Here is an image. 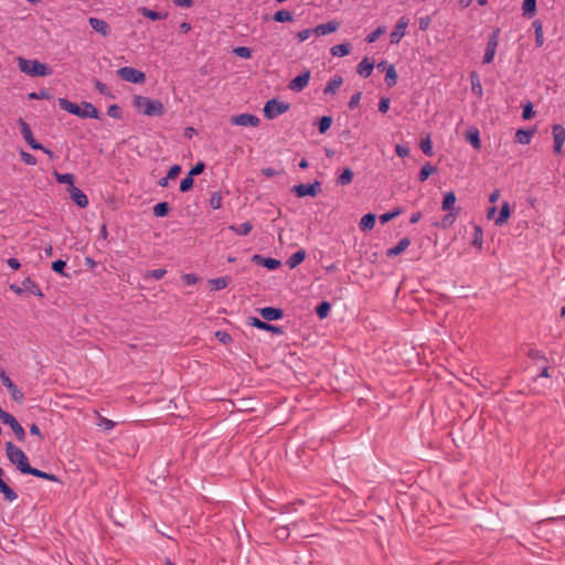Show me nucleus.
<instances>
[{
    "label": "nucleus",
    "instance_id": "nucleus-1",
    "mask_svg": "<svg viewBox=\"0 0 565 565\" xmlns=\"http://www.w3.org/2000/svg\"><path fill=\"white\" fill-rule=\"evenodd\" d=\"M58 105L63 110L72 115H75L79 118H99L98 109L92 103L88 102H82L81 105H77L73 102H70L66 98H60Z\"/></svg>",
    "mask_w": 565,
    "mask_h": 565
},
{
    "label": "nucleus",
    "instance_id": "nucleus-2",
    "mask_svg": "<svg viewBox=\"0 0 565 565\" xmlns=\"http://www.w3.org/2000/svg\"><path fill=\"white\" fill-rule=\"evenodd\" d=\"M4 446L8 460L14 465L21 473L26 475L30 471L31 466L24 451L14 446L12 441H7Z\"/></svg>",
    "mask_w": 565,
    "mask_h": 565
},
{
    "label": "nucleus",
    "instance_id": "nucleus-3",
    "mask_svg": "<svg viewBox=\"0 0 565 565\" xmlns=\"http://www.w3.org/2000/svg\"><path fill=\"white\" fill-rule=\"evenodd\" d=\"M18 66L20 72L35 77V76H49L52 74V70L38 60H28L22 56L17 57Z\"/></svg>",
    "mask_w": 565,
    "mask_h": 565
},
{
    "label": "nucleus",
    "instance_id": "nucleus-4",
    "mask_svg": "<svg viewBox=\"0 0 565 565\" xmlns=\"http://www.w3.org/2000/svg\"><path fill=\"white\" fill-rule=\"evenodd\" d=\"M132 104L146 116H162L164 114V107L160 100L136 95L134 96Z\"/></svg>",
    "mask_w": 565,
    "mask_h": 565
},
{
    "label": "nucleus",
    "instance_id": "nucleus-5",
    "mask_svg": "<svg viewBox=\"0 0 565 565\" xmlns=\"http://www.w3.org/2000/svg\"><path fill=\"white\" fill-rule=\"evenodd\" d=\"M456 201L457 198L454 191L445 193L441 203V210L447 212L441 220V226L444 228L451 226L459 215L460 209L455 206Z\"/></svg>",
    "mask_w": 565,
    "mask_h": 565
},
{
    "label": "nucleus",
    "instance_id": "nucleus-6",
    "mask_svg": "<svg viewBox=\"0 0 565 565\" xmlns=\"http://www.w3.org/2000/svg\"><path fill=\"white\" fill-rule=\"evenodd\" d=\"M18 125L21 129V134L24 138V140L26 141V143L34 150H42L43 152H45L51 159L54 158V153L53 151H51L50 149H46L44 148L40 142H38L34 137H33V134H32V130L29 126V124L22 119V118H19L18 119Z\"/></svg>",
    "mask_w": 565,
    "mask_h": 565
},
{
    "label": "nucleus",
    "instance_id": "nucleus-7",
    "mask_svg": "<svg viewBox=\"0 0 565 565\" xmlns=\"http://www.w3.org/2000/svg\"><path fill=\"white\" fill-rule=\"evenodd\" d=\"M0 420L3 424L10 426V428L12 429L13 434L15 435L17 439L20 443H23L25 440V430L12 414L0 408Z\"/></svg>",
    "mask_w": 565,
    "mask_h": 565
},
{
    "label": "nucleus",
    "instance_id": "nucleus-8",
    "mask_svg": "<svg viewBox=\"0 0 565 565\" xmlns=\"http://www.w3.org/2000/svg\"><path fill=\"white\" fill-rule=\"evenodd\" d=\"M288 109L289 104L273 98L265 104L264 116L270 120L285 114Z\"/></svg>",
    "mask_w": 565,
    "mask_h": 565
},
{
    "label": "nucleus",
    "instance_id": "nucleus-9",
    "mask_svg": "<svg viewBox=\"0 0 565 565\" xmlns=\"http://www.w3.org/2000/svg\"><path fill=\"white\" fill-rule=\"evenodd\" d=\"M117 75L126 82L129 83H136V84H142L146 81V75L143 72L130 67V66H124L117 71Z\"/></svg>",
    "mask_w": 565,
    "mask_h": 565
},
{
    "label": "nucleus",
    "instance_id": "nucleus-10",
    "mask_svg": "<svg viewBox=\"0 0 565 565\" xmlns=\"http://www.w3.org/2000/svg\"><path fill=\"white\" fill-rule=\"evenodd\" d=\"M500 29H495L489 35L488 43L486 46V51L483 54V63L489 64L493 61L495 51L499 44Z\"/></svg>",
    "mask_w": 565,
    "mask_h": 565
},
{
    "label": "nucleus",
    "instance_id": "nucleus-11",
    "mask_svg": "<svg viewBox=\"0 0 565 565\" xmlns=\"http://www.w3.org/2000/svg\"><path fill=\"white\" fill-rule=\"evenodd\" d=\"M292 193H295L298 198L303 196H316L321 191V183L319 181H315L310 184H297L291 189Z\"/></svg>",
    "mask_w": 565,
    "mask_h": 565
},
{
    "label": "nucleus",
    "instance_id": "nucleus-12",
    "mask_svg": "<svg viewBox=\"0 0 565 565\" xmlns=\"http://www.w3.org/2000/svg\"><path fill=\"white\" fill-rule=\"evenodd\" d=\"M0 380L10 392L14 402L22 403L24 401L23 393L18 388V386L11 381L9 375L2 369H0Z\"/></svg>",
    "mask_w": 565,
    "mask_h": 565
},
{
    "label": "nucleus",
    "instance_id": "nucleus-13",
    "mask_svg": "<svg viewBox=\"0 0 565 565\" xmlns=\"http://www.w3.org/2000/svg\"><path fill=\"white\" fill-rule=\"evenodd\" d=\"M552 134L554 139L553 151L555 154H559L562 153V149L565 142V128L562 125L556 124L552 127Z\"/></svg>",
    "mask_w": 565,
    "mask_h": 565
},
{
    "label": "nucleus",
    "instance_id": "nucleus-14",
    "mask_svg": "<svg viewBox=\"0 0 565 565\" xmlns=\"http://www.w3.org/2000/svg\"><path fill=\"white\" fill-rule=\"evenodd\" d=\"M408 23H409V20L406 17L399 18L394 30L392 31V33L390 35V41L392 44H397L401 42V40L405 35L406 28H407Z\"/></svg>",
    "mask_w": 565,
    "mask_h": 565
},
{
    "label": "nucleus",
    "instance_id": "nucleus-15",
    "mask_svg": "<svg viewBox=\"0 0 565 565\" xmlns=\"http://www.w3.org/2000/svg\"><path fill=\"white\" fill-rule=\"evenodd\" d=\"M247 323L252 327H255L259 330H264V331H269V332H273L275 334H282L284 333V329L281 327H277V326H274V324H270L266 321H263L256 317H248L247 319Z\"/></svg>",
    "mask_w": 565,
    "mask_h": 565
},
{
    "label": "nucleus",
    "instance_id": "nucleus-16",
    "mask_svg": "<svg viewBox=\"0 0 565 565\" xmlns=\"http://www.w3.org/2000/svg\"><path fill=\"white\" fill-rule=\"evenodd\" d=\"M231 122L237 126H252L259 125V118L253 114H239L231 118Z\"/></svg>",
    "mask_w": 565,
    "mask_h": 565
},
{
    "label": "nucleus",
    "instance_id": "nucleus-17",
    "mask_svg": "<svg viewBox=\"0 0 565 565\" xmlns=\"http://www.w3.org/2000/svg\"><path fill=\"white\" fill-rule=\"evenodd\" d=\"M309 81L310 71H305L289 82L288 88L294 92H301L308 85Z\"/></svg>",
    "mask_w": 565,
    "mask_h": 565
},
{
    "label": "nucleus",
    "instance_id": "nucleus-18",
    "mask_svg": "<svg viewBox=\"0 0 565 565\" xmlns=\"http://www.w3.org/2000/svg\"><path fill=\"white\" fill-rule=\"evenodd\" d=\"M88 23L90 28L103 36H108L110 34V25L102 19L98 18H89Z\"/></svg>",
    "mask_w": 565,
    "mask_h": 565
},
{
    "label": "nucleus",
    "instance_id": "nucleus-19",
    "mask_svg": "<svg viewBox=\"0 0 565 565\" xmlns=\"http://www.w3.org/2000/svg\"><path fill=\"white\" fill-rule=\"evenodd\" d=\"M258 312L266 321H275L284 317V311L280 308L264 307L258 309Z\"/></svg>",
    "mask_w": 565,
    "mask_h": 565
},
{
    "label": "nucleus",
    "instance_id": "nucleus-20",
    "mask_svg": "<svg viewBox=\"0 0 565 565\" xmlns=\"http://www.w3.org/2000/svg\"><path fill=\"white\" fill-rule=\"evenodd\" d=\"M339 28L340 23L335 20H331L327 23L318 24L316 28H313V32L316 36H323L335 32Z\"/></svg>",
    "mask_w": 565,
    "mask_h": 565
},
{
    "label": "nucleus",
    "instance_id": "nucleus-21",
    "mask_svg": "<svg viewBox=\"0 0 565 565\" xmlns=\"http://www.w3.org/2000/svg\"><path fill=\"white\" fill-rule=\"evenodd\" d=\"M71 199L79 207H86L88 205V199L86 194L75 185H72L68 190Z\"/></svg>",
    "mask_w": 565,
    "mask_h": 565
},
{
    "label": "nucleus",
    "instance_id": "nucleus-22",
    "mask_svg": "<svg viewBox=\"0 0 565 565\" xmlns=\"http://www.w3.org/2000/svg\"><path fill=\"white\" fill-rule=\"evenodd\" d=\"M4 476L3 469L0 467V493L3 494L4 499L9 502H13L18 499L17 492L11 489L2 479Z\"/></svg>",
    "mask_w": 565,
    "mask_h": 565
},
{
    "label": "nucleus",
    "instance_id": "nucleus-23",
    "mask_svg": "<svg viewBox=\"0 0 565 565\" xmlns=\"http://www.w3.org/2000/svg\"><path fill=\"white\" fill-rule=\"evenodd\" d=\"M137 11L142 17L148 18V19H150L152 21L164 20L168 17L167 12H158V11L151 10V9H149L147 7H139L137 9Z\"/></svg>",
    "mask_w": 565,
    "mask_h": 565
},
{
    "label": "nucleus",
    "instance_id": "nucleus-24",
    "mask_svg": "<svg viewBox=\"0 0 565 565\" xmlns=\"http://www.w3.org/2000/svg\"><path fill=\"white\" fill-rule=\"evenodd\" d=\"M343 83V78L342 76L340 75H334L332 78H330V81L327 83L324 89H323V94L324 95H334L340 86L342 85Z\"/></svg>",
    "mask_w": 565,
    "mask_h": 565
},
{
    "label": "nucleus",
    "instance_id": "nucleus-25",
    "mask_svg": "<svg viewBox=\"0 0 565 565\" xmlns=\"http://www.w3.org/2000/svg\"><path fill=\"white\" fill-rule=\"evenodd\" d=\"M409 245H411V239H409L408 237H403V238H401V239L398 241V243H397L394 247H392V248L387 249L386 255H387L388 257L398 256V255H401L404 250H406V248H407Z\"/></svg>",
    "mask_w": 565,
    "mask_h": 565
},
{
    "label": "nucleus",
    "instance_id": "nucleus-26",
    "mask_svg": "<svg viewBox=\"0 0 565 565\" xmlns=\"http://www.w3.org/2000/svg\"><path fill=\"white\" fill-rule=\"evenodd\" d=\"M373 68H374V64L372 62L369 61L367 57H364L359 64H358V73L362 76V77H369L372 72H373Z\"/></svg>",
    "mask_w": 565,
    "mask_h": 565
},
{
    "label": "nucleus",
    "instance_id": "nucleus-27",
    "mask_svg": "<svg viewBox=\"0 0 565 565\" xmlns=\"http://www.w3.org/2000/svg\"><path fill=\"white\" fill-rule=\"evenodd\" d=\"M254 260L257 264H262L264 267H266L269 270H274L280 266L279 260H277L275 258H270V257L264 258L260 255H255Z\"/></svg>",
    "mask_w": 565,
    "mask_h": 565
},
{
    "label": "nucleus",
    "instance_id": "nucleus-28",
    "mask_svg": "<svg viewBox=\"0 0 565 565\" xmlns=\"http://www.w3.org/2000/svg\"><path fill=\"white\" fill-rule=\"evenodd\" d=\"M306 255L307 254L305 249L297 250L287 259V265L291 269L296 268L299 264H301L305 260Z\"/></svg>",
    "mask_w": 565,
    "mask_h": 565
},
{
    "label": "nucleus",
    "instance_id": "nucleus-29",
    "mask_svg": "<svg viewBox=\"0 0 565 565\" xmlns=\"http://www.w3.org/2000/svg\"><path fill=\"white\" fill-rule=\"evenodd\" d=\"M22 286L24 287V291H29L30 294L35 295L39 298H43L42 290L31 278H25L22 282Z\"/></svg>",
    "mask_w": 565,
    "mask_h": 565
},
{
    "label": "nucleus",
    "instance_id": "nucleus-30",
    "mask_svg": "<svg viewBox=\"0 0 565 565\" xmlns=\"http://www.w3.org/2000/svg\"><path fill=\"white\" fill-rule=\"evenodd\" d=\"M228 228L239 236H245L252 232L253 225L249 222H244L237 225H231Z\"/></svg>",
    "mask_w": 565,
    "mask_h": 565
},
{
    "label": "nucleus",
    "instance_id": "nucleus-31",
    "mask_svg": "<svg viewBox=\"0 0 565 565\" xmlns=\"http://www.w3.org/2000/svg\"><path fill=\"white\" fill-rule=\"evenodd\" d=\"M374 225H375V215L372 213H367V214L363 215L360 221V224H359L361 231H370L374 227Z\"/></svg>",
    "mask_w": 565,
    "mask_h": 565
},
{
    "label": "nucleus",
    "instance_id": "nucleus-32",
    "mask_svg": "<svg viewBox=\"0 0 565 565\" xmlns=\"http://www.w3.org/2000/svg\"><path fill=\"white\" fill-rule=\"evenodd\" d=\"M535 130L519 129L515 134L516 141L521 145H529Z\"/></svg>",
    "mask_w": 565,
    "mask_h": 565
},
{
    "label": "nucleus",
    "instance_id": "nucleus-33",
    "mask_svg": "<svg viewBox=\"0 0 565 565\" xmlns=\"http://www.w3.org/2000/svg\"><path fill=\"white\" fill-rule=\"evenodd\" d=\"M26 475H31V476H34V477H38L41 479H45L49 481H54V482L58 481V478L55 475L42 471V470L33 468V467H31L30 471Z\"/></svg>",
    "mask_w": 565,
    "mask_h": 565
},
{
    "label": "nucleus",
    "instance_id": "nucleus-34",
    "mask_svg": "<svg viewBox=\"0 0 565 565\" xmlns=\"http://www.w3.org/2000/svg\"><path fill=\"white\" fill-rule=\"evenodd\" d=\"M330 53L333 56L343 57L350 53V44L349 43H341L338 45H333L330 49Z\"/></svg>",
    "mask_w": 565,
    "mask_h": 565
},
{
    "label": "nucleus",
    "instance_id": "nucleus-35",
    "mask_svg": "<svg viewBox=\"0 0 565 565\" xmlns=\"http://www.w3.org/2000/svg\"><path fill=\"white\" fill-rule=\"evenodd\" d=\"M385 84L388 86V87H393L396 85L397 83V73H396V70L394 67V65H390L387 68H386V74H385Z\"/></svg>",
    "mask_w": 565,
    "mask_h": 565
},
{
    "label": "nucleus",
    "instance_id": "nucleus-36",
    "mask_svg": "<svg viewBox=\"0 0 565 565\" xmlns=\"http://www.w3.org/2000/svg\"><path fill=\"white\" fill-rule=\"evenodd\" d=\"M467 141L471 143V146L479 150L481 148V142H480V136H479V130L478 129H472V130H469L467 132V137H466Z\"/></svg>",
    "mask_w": 565,
    "mask_h": 565
},
{
    "label": "nucleus",
    "instance_id": "nucleus-37",
    "mask_svg": "<svg viewBox=\"0 0 565 565\" xmlns=\"http://www.w3.org/2000/svg\"><path fill=\"white\" fill-rule=\"evenodd\" d=\"M510 216V206L508 202H504L500 209L499 215L495 218V225L501 226L507 222Z\"/></svg>",
    "mask_w": 565,
    "mask_h": 565
},
{
    "label": "nucleus",
    "instance_id": "nucleus-38",
    "mask_svg": "<svg viewBox=\"0 0 565 565\" xmlns=\"http://www.w3.org/2000/svg\"><path fill=\"white\" fill-rule=\"evenodd\" d=\"M533 28L535 31V44L537 47H541L544 43L542 22L540 20H535L533 22Z\"/></svg>",
    "mask_w": 565,
    "mask_h": 565
},
{
    "label": "nucleus",
    "instance_id": "nucleus-39",
    "mask_svg": "<svg viewBox=\"0 0 565 565\" xmlns=\"http://www.w3.org/2000/svg\"><path fill=\"white\" fill-rule=\"evenodd\" d=\"M354 177L353 171L350 168H345L342 173L338 177L337 182L340 185H348L352 182Z\"/></svg>",
    "mask_w": 565,
    "mask_h": 565
},
{
    "label": "nucleus",
    "instance_id": "nucleus-40",
    "mask_svg": "<svg viewBox=\"0 0 565 565\" xmlns=\"http://www.w3.org/2000/svg\"><path fill=\"white\" fill-rule=\"evenodd\" d=\"M522 10L523 15L531 18L536 11V0H524Z\"/></svg>",
    "mask_w": 565,
    "mask_h": 565
},
{
    "label": "nucleus",
    "instance_id": "nucleus-41",
    "mask_svg": "<svg viewBox=\"0 0 565 565\" xmlns=\"http://www.w3.org/2000/svg\"><path fill=\"white\" fill-rule=\"evenodd\" d=\"M483 244V232L482 228L478 225L475 226L473 237H472V245L477 247L478 249L482 248Z\"/></svg>",
    "mask_w": 565,
    "mask_h": 565
},
{
    "label": "nucleus",
    "instance_id": "nucleus-42",
    "mask_svg": "<svg viewBox=\"0 0 565 565\" xmlns=\"http://www.w3.org/2000/svg\"><path fill=\"white\" fill-rule=\"evenodd\" d=\"M170 211V206L167 202H159L153 206V214L157 217L166 216Z\"/></svg>",
    "mask_w": 565,
    "mask_h": 565
},
{
    "label": "nucleus",
    "instance_id": "nucleus-43",
    "mask_svg": "<svg viewBox=\"0 0 565 565\" xmlns=\"http://www.w3.org/2000/svg\"><path fill=\"white\" fill-rule=\"evenodd\" d=\"M273 18L276 22H280V23L291 22L294 20L291 12H289L287 10H279V11L275 12Z\"/></svg>",
    "mask_w": 565,
    "mask_h": 565
},
{
    "label": "nucleus",
    "instance_id": "nucleus-44",
    "mask_svg": "<svg viewBox=\"0 0 565 565\" xmlns=\"http://www.w3.org/2000/svg\"><path fill=\"white\" fill-rule=\"evenodd\" d=\"M209 284L211 286V289L221 290V289H224L227 287L228 278H226V277L214 278V279H211L209 281Z\"/></svg>",
    "mask_w": 565,
    "mask_h": 565
},
{
    "label": "nucleus",
    "instance_id": "nucleus-45",
    "mask_svg": "<svg viewBox=\"0 0 565 565\" xmlns=\"http://www.w3.org/2000/svg\"><path fill=\"white\" fill-rule=\"evenodd\" d=\"M331 310V305L328 301L320 302L316 308V313L320 319H324L328 317Z\"/></svg>",
    "mask_w": 565,
    "mask_h": 565
},
{
    "label": "nucleus",
    "instance_id": "nucleus-46",
    "mask_svg": "<svg viewBox=\"0 0 565 565\" xmlns=\"http://www.w3.org/2000/svg\"><path fill=\"white\" fill-rule=\"evenodd\" d=\"M435 171H436V168L434 166H431L430 163H426L425 166L422 167V169L419 171L418 180L420 182L426 181L429 178V175L431 173H434Z\"/></svg>",
    "mask_w": 565,
    "mask_h": 565
},
{
    "label": "nucleus",
    "instance_id": "nucleus-47",
    "mask_svg": "<svg viewBox=\"0 0 565 565\" xmlns=\"http://www.w3.org/2000/svg\"><path fill=\"white\" fill-rule=\"evenodd\" d=\"M385 32L386 28L384 25L377 26L374 31L366 35L365 41L367 43H374Z\"/></svg>",
    "mask_w": 565,
    "mask_h": 565
},
{
    "label": "nucleus",
    "instance_id": "nucleus-48",
    "mask_svg": "<svg viewBox=\"0 0 565 565\" xmlns=\"http://www.w3.org/2000/svg\"><path fill=\"white\" fill-rule=\"evenodd\" d=\"M332 125V118L330 116H323L318 122V130L320 134H324Z\"/></svg>",
    "mask_w": 565,
    "mask_h": 565
},
{
    "label": "nucleus",
    "instance_id": "nucleus-49",
    "mask_svg": "<svg viewBox=\"0 0 565 565\" xmlns=\"http://www.w3.org/2000/svg\"><path fill=\"white\" fill-rule=\"evenodd\" d=\"M420 149H422V151H423L426 156H428V157H431V156H433V153H434V152H433V142H431V140H430V138H429V137H426L425 139H423V140L420 141Z\"/></svg>",
    "mask_w": 565,
    "mask_h": 565
},
{
    "label": "nucleus",
    "instance_id": "nucleus-50",
    "mask_svg": "<svg viewBox=\"0 0 565 565\" xmlns=\"http://www.w3.org/2000/svg\"><path fill=\"white\" fill-rule=\"evenodd\" d=\"M58 183L74 185V175L72 173H55Z\"/></svg>",
    "mask_w": 565,
    "mask_h": 565
},
{
    "label": "nucleus",
    "instance_id": "nucleus-51",
    "mask_svg": "<svg viewBox=\"0 0 565 565\" xmlns=\"http://www.w3.org/2000/svg\"><path fill=\"white\" fill-rule=\"evenodd\" d=\"M210 206L213 210H218L222 206V195L220 192L212 193L210 198Z\"/></svg>",
    "mask_w": 565,
    "mask_h": 565
},
{
    "label": "nucleus",
    "instance_id": "nucleus-52",
    "mask_svg": "<svg viewBox=\"0 0 565 565\" xmlns=\"http://www.w3.org/2000/svg\"><path fill=\"white\" fill-rule=\"evenodd\" d=\"M234 54L242 57V58H250L252 57V50L246 46H237L233 50Z\"/></svg>",
    "mask_w": 565,
    "mask_h": 565
},
{
    "label": "nucleus",
    "instance_id": "nucleus-53",
    "mask_svg": "<svg viewBox=\"0 0 565 565\" xmlns=\"http://www.w3.org/2000/svg\"><path fill=\"white\" fill-rule=\"evenodd\" d=\"M66 267V262L62 259H57L52 263V269L53 271L61 274L64 277H67V274L64 273V268Z\"/></svg>",
    "mask_w": 565,
    "mask_h": 565
},
{
    "label": "nucleus",
    "instance_id": "nucleus-54",
    "mask_svg": "<svg viewBox=\"0 0 565 565\" xmlns=\"http://www.w3.org/2000/svg\"><path fill=\"white\" fill-rule=\"evenodd\" d=\"M193 178L188 174L180 183V191L183 193L190 191L193 186Z\"/></svg>",
    "mask_w": 565,
    "mask_h": 565
},
{
    "label": "nucleus",
    "instance_id": "nucleus-55",
    "mask_svg": "<svg viewBox=\"0 0 565 565\" xmlns=\"http://www.w3.org/2000/svg\"><path fill=\"white\" fill-rule=\"evenodd\" d=\"M95 88H96V90H97L99 94H102V95H104V96L113 97V96H111V94H110V90H109L108 86H107L105 83H103V82H100V81H98V79H96V81H95Z\"/></svg>",
    "mask_w": 565,
    "mask_h": 565
},
{
    "label": "nucleus",
    "instance_id": "nucleus-56",
    "mask_svg": "<svg viewBox=\"0 0 565 565\" xmlns=\"http://www.w3.org/2000/svg\"><path fill=\"white\" fill-rule=\"evenodd\" d=\"M215 338H216L220 342H222V343H224V344H228V343H231V342L233 341V339H232V337H231V334H230L228 332H226V331H221V330H218V331H216V332H215Z\"/></svg>",
    "mask_w": 565,
    "mask_h": 565
},
{
    "label": "nucleus",
    "instance_id": "nucleus-57",
    "mask_svg": "<svg viewBox=\"0 0 565 565\" xmlns=\"http://www.w3.org/2000/svg\"><path fill=\"white\" fill-rule=\"evenodd\" d=\"M471 85H472L473 93L479 94V95L482 94V86H481L479 77L476 73L471 74Z\"/></svg>",
    "mask_w": 565,
    "mask_h": 565
},
{
    "label": "nucleus",
    "instance_id": "nucleus-58",
    "mask_svg": "<svg viewBox=\"0 0 565 565\" xmlns=\"http://www.w3.org/2000/svg\"><path fill=\"white\" fill-rule=\"evenodd\" d=\"M97 425L105 430H111L115 427V423L108 418L99 416Z\"/></svg>",
    "mask_w": 565,
    "mask_h": 565
},
{
    "label": "nucleus",
    "instance_id": "nucleus-59",
    "mask_svg": "<svg viewBox=\"0 0 565 565\" xmlns=\"http://www.w3.org/2000/svg\"><path fill=\"white\" fill-rule=\"evenodd\" d=\"M401 214V210L399 209H396L395 211L393 212H387V213H384L380 216V222L382 224L384 223H387L388 221H391L392 218L396 217L397 215Z\"/></svg>",
    "mask_w": 565,
    "mask_h": 565
},
{
    "label": "nucleus",
    "instance_id": "nucleus-60",
    "mask_svg": "<svg viewBox=\"0 0 565 565\" xmlns=\"http://www.w3.org/2000/svg\"><path fill=\"white\" fill-rule=\"evenodd\" d=\"M311 35H315L313 28L299 31L297 33V39L299 40V42H303L308 40Z\"/></svg>",
    "mask_w": 565,
    "mask_h": 565
},
{
    "label": "nucleus",
    "instance_id": "nucleus-61",
    "mask_svg": "<svg viewBox=\"0 0 565 565\" xmlns=\"http://www.w3.org/2000/svg\"><path fill=\"white\" fill-rule=\"evenodd\" d=\"M107 115L113 118H120L121 117V109L117 105H110L107 109Z\"/></svg>",
    "mask_w": 565,
    "mask_h": 565
},
{
    "label": "nucleus",
    "instance_id": "nucleus-62",
    "mask_svg": "<svg viewBox=\"0 0 565 565\" xmlns=\"http://www.w3.org/2000/svg\"><path fill=\"white\" fill-rule=\"evenodd\" d=\"M204 169L205 164L202 161H200L194 167H192L188 174L193 178L194 175L201 174L204 171Z\"/></svg>",
    "mask_w": 565,
    "mask_h": 565
},
{
    "label": "nucleus",
    "instance_id": "nucleus-63",
    "mask_svg": "<svg viewBox=\"0 0 565 565\" xmlns=\"http://www.w3.org/2000/svg\"><path fill=\"white\" fill-rule=\"evenodd\" d=\"M361 96H362V93L361 92H356L355 94H353L349 100V108L350 109H354L359 106L360 104V100H361Z\"/></svg>",
    "mask_w": 565,
    "mask_h": 565
},
{
    "label": "nucleus",
    "instance_id": "nucleus-64",
    "mask_svg": "<svg viewBox=\"0 0 565 565\" xmlns=\"http://www.w3.org/2000/svg\"><path fill=\"white\" fill-rule=\"evenodd\" d=\"M534 116L533 105L531 103H527L522 111V118L527 120L531 119Z\"/></svg>",
    "mask_w": 565,
    "mask_h": 565
}]
</instances>
